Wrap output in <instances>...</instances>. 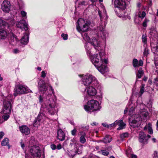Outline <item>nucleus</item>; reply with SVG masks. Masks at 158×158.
<instances>
[{"label":"nucleus","instance_id":"f257e3e1","mask_svg":"<svg viewBox=\"0 0 158 158\" xmlns=\"http://www.w3.org/2000/svg\"><path fill=\"white\" fill-rule=\"evenodd\" d=\"M89 43L93 45L95 49L98 50L99 51L98 54H94L90 56L91 60L98 70L102 74H104L108 71L106 66V64L108 63V60L105 58V53L104 50L99 51L100 43L96 38H93L91 40H90Z\"/></svg>","mask_w":158,"mask_h":158},{"label":"nucleus","instance_id":"f03ea898","mask_svg":"<svg viewBox=\"0 0 158 158\" xmlns=\"http://www.w3.org/2000/svg\"><path fill=\"white\" fill-rule=\"evenodd\" d=\"M94 23L90 22L88 20H84L82 18L78 19L77 22L76 27L77 30L81 33L83 39L88 43L90 41V37L86 33H83L84 32L87 31L89 27H93L94 26Z\"/></svg>","mask_w":158,"mask_h":158},{"label":"nucleus","instance_id":"7ed1b4c3","mask_svg":"<svg viewBox=\"0 0 158 158\" xmlns=\"http://www.w3.org/2000/svg\"><path fill=\"white\" fill-rule=\"evenodd\" d=\"M12 103V98L9 96L6 98L3 101V108L1 113L4 114L2 118L5 120H7L10 117Z\"/></svg>","mask_w":158,"mask_h":158},{"label":"nucleus","instance_id":"20e7f679","mask_svg":"<svg viewBox=\"0 0 158 158\" xmlns=\"http://www.w3.org/2000/svg\"><path fill=\"white\" fill-rule=\"evenodd\" d=\"M82 84L86 87L89 85H94L97 88H98L100 86L96 78L91 75H87L83 76Z\"/></svg>","mask_w":158,"mask_h":158},{"label":"nucleus","instance_id":"39448f33","mask_svg":"<svg viewBox=\"0 0 158 158\" xmlns=\"http://www.w3.org/2000/svg\"><path fill=\"white\" fill-rule=\"evenodd\" d=\"M51 95H48L47 97L48 99L45 104L46 108L48 113L52 115H53L57 112V108L56 106V103L52 99Z\"/></svg>","mask_w":158,"mask_h":158},{"label":"nucleus","instance_id":"423d86ee","mask_svg":"<svg viewBox=\"0 0 158 158\" xmlns=\"http://www.w3.org/2000/svg\"><path fill=\"white\" fill-rule=\"evenodd\" d=\"M114 11L119 17H123V11L126 7V3L123 0H114Z\"/></svg>","mask_w":158,"mask_h":158},{"label":"nucleus","instance_id":"0eeeda50","mask_svg":"<svg viewBox=\"0 0 158 158\" xmlns=\"http://www.w3.org/2000/svg\"><path fill=\"white\" fill-rule=\"evenodd\" d=\"M84 108L87 112H91L100 110L101 106L99 102L94 100H92L88 102L87 104L84 106Z\"/></svg>","mask_w":158,"mask_h":158},{"label":"nucleus","instance_id":"6e6552de","mask_svg":"<svg viewBox=\"0 0 158 158\" xmlns=\"http://www.w3.org/2000/svg\"><path fill=\"white\" fill-rule=\"evenodd\" d=\"M31 91L27 86L19 85L14 89L13 95L16 96L18 94L27 93Z\"/></svg>","mask_w":158,"mask_h":158},{"label":"nucleus","instance_id":"1a4fd4ad","mask_svg":"<svg viewBox=\"0 0 158 158\" xmlns=\"http://www.w3.org/2000/svg\"><path fill=\"white\" fill-rule=\"evenodd\" d=\"M130 125L133 128L139 127L141 123V120L139 116L137 115H132L129 119Z\"/></svg>","mask_w":158,"mask_h":158},{"label":"nucleus","instance_id":"9d476101","mask_svg":"<svg viewBox=\"0 0 158 158\" xmlns=\"http://www.w3.org/2000/svg\"><path fill=\"white\" fill-rule=\"evenodd\" d=\"M146 16V13L144 11L139 10L135 14L134 17V22L135 24H139Z\"/></svg>","mask_w":158,"mask_h":158},{"label":"nucleus","instance_id":"9b49d317","mask_svg":"<svg viewBox=\"0 0 158 158\" xmlns=\"http://www.w3.org/2000/svg\"><path fill=\"white\" fill-rule=\"evenodd\" d=\"M15 23V21L13 19H11L7 20L5 21L2 19L0 18V27L2 28H8L10 26H12Z\"/></svg>","mask_w":158,"mask_h":158},{"label":"nucleus","instance_id":"f8f14e48","mask_svg":"<svg viewBox=\"0 0 158 158\" xmlns=\"http://www.w3.org/2000/svg\"><path fill=\"white\" fill-rule=\"evenodd\" d=\"M30 152L34 158H40L41 156L40 150L38 147L32 146L30 149Z\"/></svg>","mask_w":158,"mask_h":158},{"label":"nucleus","instance_id":"ddd939ff","mask_svg":"<svg viewBox=\"0 0 158 158\" xmlns=\"http://www.w3.org/2000/svg\"><path fill=\"white\" fill-rule=\"evenodd\" d=\"M151 137L149 135H146L144 132L141 131L139 134V141L144 144H147L148 140Z\"/></svg>","mask_w":158,"mask_h":158},{"label":"nucleus","instance_id":"4468645a","mask_svg":"<svg viewBox=\"0 0 158 158\" xmlns=\"http://www.w3.org/2000/svg\"><path fill=\"white\" fill-rule=\"evenodd\" d=\"M104 27H101L100 26L99 27H98L97 29H96V31L97 32V35L99 36V34L101 35V37L103 41H104L106 38V37L107 35V33L105 30L104 31Z\"/></svg>","mask_w":158,"mask_h":158},{"label":"nucleus","instance_id":"2eb2a0df","mask_svg":"<svg viewBox=\"0 0 158 158\" xmlns=\"http://www.w3.org/2000/svg\"><path fill=\"white\" fill-rule=\"evenodd\" d=\"M94 85H91L86 87L85 91L86 90L87 95L89 96H94L97 94V90Z\"/></svg>","mask_w":158,"mask_h":158},{"label":"nucleus","instance_id":"dca6fc26","mask_svg":"<svg viewBox=\"0 0 158 158\" xmlns=\"http://www.w3.org/2000/svg\"><path fill=\"white\" fill-rule=\"evenodd\" d=\"M10 2L7 0L3 1L2 4V10L5 12L9 13L10 10Z\"/></svg>","mask_w":158,"mask_h":158},{"label":"nucleus","instance_id":"f3484780","mask_svg":"<svg viewBox=\"0 0 158 158\" xmlns=\"http://www.w3.org/2000/svg\"><path fill=\"white\" fill-rule=\"evenodd\" d=\"M38 89L40 91L44 92L47 89V87L44 81L43 80H40L38 83Z\"/></svg>","mask_w":158,"mask_h":158},{"label":"nucleus","instance_id":"a211bd4d","mask_svg":"<svg viewBox=\"0 0 158 158\" xmlns=\"http://www.w3.org/2000/svg\"><path fill=\"white\" fill-rule=\"evenodd\" d=\"M23 21L22 20L17 22L16 26L22 29H24L25 31H28L29 29L28 24L26 22L24 23Z\"/></svg>","mask_w":158,"mask_h":158},{"label":"nucleus","instance_id":"6ab92c4d","mask_svg":"<svg viewBox=\"0 0 158 158\" xmlns=\"http://www.w3.org/2000/svg\"><path fill=\"white\" fill-rule=\"evenodd\" d=\"M29 31L24 34L23 36L22 37L20 40L21 43L22 44L26 45L28 43L29 41Z\"/></svg>","mask_w":158,"mask_h":158},{"label":"nucleus","instance_id":"aec40b11","mask_svg":"<svg viewBox=\"0 0 158 158\" xmlns=\"http://www.w3.org/2000/svg\"><path fill=\"white\" fill-rule=\"evenodd\" d=\"M79 135L80 136L79 138V141L82 144L85 143L86 141L85 137H86V133L83 131H80Z\"/></svg>","mask_w":158,"mask_h":158},{"label":"nucleus","instance_id":"412c9836","mask_svg":"<svg viewBox=\"0 0 158 158\" xmlns=\"http://www.w3.org/2000/svg\"><path fill=\"white\" fill-rule=\"evenodd\" d=\"M112 149V147L109 146L105 148V149L102 148L98 152L99 153L101 152L102 155L107 156L109 154V152H110Z\"/></svg>","mask_w":158,"mask_h":158},{"label":"nucleus","instance_id":"4be33fe9","mask_svg":"<svg viewBox=\"0 0 158 158\" xmlns=\"http://www.w3.org/2000/svg\"><path fill=\"white\" fill-rule=\"evenodd\" d=\"M19 129L23 134H24L26 135H27L30 133V129L26 126L23 125L21 127H19Z\"/></svg>","mask_w":158,"mask_h":158},{"label":"nucleus","instance_id":"5701e85b","mask_svg":"<svg viewBox=\"0 0 158 158\" xmlns=\"http://www.w3.org/2000/svg\"><path fill=\"white\" fill-rule=\"evenodd\" d=\"M57 137L58 139L60 141H63L65 139V134L60 129L58 130Z\"/></svg>","mask_w":158,"mask_h":158},{"label":"nucleus","instance_id":"b1692460","mask_svg":"<svg viewBox=\"0 0 158 158\" xmlns=\"http://www.w3.org/2000/svg\"><path fill=\"white\" fill-rule=\"evenodd\" d=\"M143 62L142 60H140L139 61L136 59L134 58L133 59L132 61V64L134 67H138L139 66H142L143 65Z\"/></svg>","mask_w":158,"mask_h":158},{"label":"nucleus","instance_id":"393cba45","mask_svg":"<svg viewBox=\"0 0 158 158\" xmlns=\"http://www.w3.org/2000/svg\"><path fill=\"white\" fill-rule=\"evenodd\" d=\"M98 14L100 16V20L102 22L103 20V19L104 18L105 20V27L106 23V19H107V15L106 13V11L105 9L104 10V11L103 13V17L102 15L101 12L100 10L98 11Z\"/></svg>","mask_w":158,"mask_h":158},{"label":"nucleus","instance_id":"a878e982","mask_svg":"<svg viewBox=\"0 0 158 158\" xmlns=\"http://www.w3.org/2000/svg\"><path fill=\"white\" fill-rule=\"evenodd\" d=\"M83 145L81 144L78 145L77 146L74 148L76 155L77 154L80 155L82 153V151Z\"/></svg>","mask_w":158,"mask_h":158},{"label":"nucleus","instance_id":"bb28decb","mask_svg":"<svg viewBox=\"0 0 158 158\" xmlns=\"http://www.w3.org/2000/svg\"><path fill=\"white\" fill-rule=\"evenodd\" d=\"M10 43L12 45H14L18 41V39L17 37L13 33H10Z\"/></svg>","mask_w":158,"mask_h":158},{"label":"nucleus","instance_id":"cd10ccee","mask_svg":"<svg viewBox=\"0 0 158 158\" xmlns=\"http://www.w3.org/2000/svg\"><path fill=\"white\" fill-rule=\"evenodd\" d=\"M117 121H118L117 122V125H118L119 126L117 129L118 130L123 129L125 128L126 124L123 122L122 120H117Z\"/></svg>","mask_w":158,"mask_h":158},{"label":"nucleus","instance_id":"c85d7f7f","mask_svg":"<svg viewBox=\"0 0 158 158\" xmlns=\"http://www.w3.org/2000/svg\"><path fill=\"white\" fill-rule=\"evenodd\" d=\"M7 35L6 31L2 29H0V39H4Z\"/></svg>","mask_w":158,"mask_h":158},{"label":"nucleus","instance_id":"c756f323","mask_svg":"<svg viewBox=\"0 0 158 158\" xmlns=\"http://www.w3.org/2000/svg\"><path fill=\"white\" fill-rule=\"evenodd\" d=\"M91 44L89 43H87L86 44L85 46V48L86 50V52L88 55L91 54L90 50L91 49Z\"/></svg>","mask_w":158,"mask_h":158},{"label":"nucleus","instance_id":"7c9ffc66","mask_svg":"<svg viewBox=\"0 0 158 158\" xmlns=\"http://www.w3.org/2000/svg\"><path fill=\"white\" fill-rule=\"evenodd\" d=\"M112 141L111 137L109 135H106L102 139V142L105 143H110Z\"/></svg>","mask_w":158,"mask_h":158},{"label":"nucleus","instance_id":"2f4dec72","mask_svg":"<svg viewBox=\"0 0 158 158\" xmlns=\"http://www.w3.org/2000/svg\"><path fill=\"white\" fill-rule=\"evenodd\" d=\"M144 48L143 55L145 56H147L149 54V49L148 45H143Z\"/></svg>","mask_w":158,"mask_h":158},{"label":"nucleus","instance_id":"473e14b6","mask_svg":"<svg viewBox=\"0 0 158 158\" xmlns=\"http://www.w3.org/2000/svg\"><path fill=\"white\" fill-rule=\"evenodd\" d=\"M68 155L71 158L74 157L76 155L74 149L70 150V151H69Z\"/></svg>","mask_w":158,"mask_h":158},{"label":"nucleus","instance_id":"72a5a7b5","mask_svg":"<svg viewBox=\"0 0 158 158\" xmlns=\"http://www.w3.org/2000/svg\"><path fill=\"white\" fill-rule=\"evenodd\" d=\"M128 136V133L127 132H125L120 135V138L121 140H123L124 139L127 138Z\"/></svg>","mask_w":158,"mask_h":158},{"label":"nucleus","instance_id":"f704fd0d","mask_svg":"<svg viewBox=\"0 0 158 158\" xmlns=\"http://www.w3.org/2000/svg\"><path fill=\"white\" fill-rule=\"evenodd\" d=\"M9 140L7 138H5L2 141L1 145L2 146H5L8 144L9 143Z\"/></svg>","mask_w":158,"mask_h":158},{"label":"nucleus","instance_id":"c9c22d12","mask_svg":"<svg viewBox=\"0 0 158 158\" xmlns=\"http://www.w3.org/2000/svg\"><path fill=\"white\" fill-rule=\"evenodd\" d=\"M143 74V71L141 68L139 69L137 74V77L139 78H140Z\"/></svg>","mask_w":158,"mask_h":158},{"label":"nucleus","instance_id":"e433bc0d","mask_svg":"<svg viewBox=\"0 0 158 158\" xmlns=\"http://www.w3.org/2000/svg\"><path fill=\"white\" fill-rule=\"evenodd\" d=\"M149 22L150 20L148 18H145L142 23V26L144 27H147L148 26L147 23Z\"/></svg>","mask_w":158,"mask_h":158},{"label":"nucleus","instance_id":"4c0bfd02","mask_svg":"<svg viewBox=\"0 0 158 158\" xmlns=\"http://www.w3.org/2000/svg\"><path fill=\"white\" fill-rule=\"evenodd\" d=\"M89 129V127L88 126H81L79 127V130L80 131H83L84 132H85V131H88Z\"/></svg>","mask_w":158,"mask_h":158},{"label":"nucleus","instance_id":"58836bf2","mask_svg":"<svg viewBox=\"0 0 158 158\" xmlns=\"http://www.w3.org/2000/svg\"><path fill=\"white\" fill-rule=\"evenodd\" d=\"M44 117V114L43 113H40L39 114L37 118H36L41 122L42 119Z\"/></svg>","mask_w":158,"mask_h":158},{"label":"nucleus","instance_id":"ea45409f","mask_svg":"<svg viewBox=\"0 0 158 158\" xmlns=\"http://www.w3.org/2000/svg\"><path fill=\"white\" fill-rule=\"evenodd\" d=\"M142 42L143 43V45H147V36L144 35H142Z\"/></svg>","mask_w":158,"mask_h":158},{"label":"nucleus","instance_id":"a19ab883","mask_svg":"<svg viewBox=\"0 0 158 158\" xmlns=\"http://www.w3.org/2000/svg\"><path fill=\"white\" fill-rule=\"evenodd\" d=\"M40 121L38 120L35 118L33 123V126L35 127H38L40 125Z\"/></svg>","mask_w":158,"mask_h":158},{"label":"nucleus","instance_id":"79ce46f5","mask_svg":"<svg viewBox=\"0 0 158 158\" xmlns=\"http://www.w3.org/2000/svg\"><path fill=\"white\" fill-rule=\"evenodd\" d=\"M152 124L150 123H148V132L151 134H152L153 133V130L152 127Z\"/></svg>","mask_w":158,"mask_h":158},{"label":"nucleus","instance_id":"37998d69","mask_svg":"<svg viewBox=\"0 0 158 158\" xmlns=\"http://www.w3.org/2000/svg\"><path fill=\"white\" fill-rule=\"evenodd\" d=\"M144 86L145 85L144 84H143L142 85L141 88L140 89V92L139 93V94L140 96H141L144 92Z\"/></svg>","mask_w":158,"mask_h":158},{"label":"nucleus","instance_id":"c03bdc74","mask_svg":"<svg viewBox=\"0 0 158 158\" xmlns=\"http://www.w3.org/2000/svg\"><path fill=\"white\" fill-rule=\"evenodd\" d=\"M78 4L81 6H85L88 4V2L82 0L79 2Z\"/></svg>","mask_w":158,"mask_h":158},{"label":"nucleus","instance_id":"a18cd8bd","mask_svg":"<svg viewBox=\"0 0 158 158\" xmlns=\"http://www.w3.org/2000/svg\"><path fill=\"white\" fill-rule=\"evenodd\" d=\"M61 36L64 40H66L68 38V35L67 34L62 33L61 35Z\"/></svg>","mask_w":158,"mask_h":158},{"label":"nucleus","instance_id":"49530a36","mask_svg":"<svg viewBox=\"0 0 158 158\" xmlns=\"http://www.w3.org/2000/svg\"><path fill=\"white\" fill-rule=\"evenodd\" d=\"M77 130L75 128H74L73 130L71 131V133L72 135L75 136L77 133Z\"/></svg>","mask_w":158,"mask_h":158},{"label":"nucleus","instance_id":"de8ad7c7","mask_svg":"<svg viewBox=\"0 0 158 158\" xmlns=\"http://www.w3.org/2000/svg\"><path fill=\"white\" fill-rule=\"evenodd\" d=\"M118 121L116 120L114 123L109 125V128L115 127L117 125V123Z\"/></svg>","mask_w":158,"mask_h":158},{"label":"nucleus","instance_id":"09e8293b","mask_svg":"<svg viewBox=\"0 0 158 158\" xmlns=\"http://www.w3.org/2000/svg\"><path fill=\"white\" fill-rule=\"evenodd\" d=\"M21 14L23 17L27 18V13L23 10H22L21 11Z\"/></svg>","mask_w":158,"mask_h":158},{"label":"nucleus","instance_id":"8fccbe9b","mask_svg":"<svg viewBox=\"0 0 158 158\" xmlns=\"http://www.w3.org/2000/svg\"><path fill=\"white\" fill-rule=\"evenodd\" d=\"M134 109V107H133L132 106L131 107L129 110V114L130 115H131L133 114Z\"/></svg>","mask_w":158,"mask_h":158},{"label":"nucleus","instance_id":"3c124183","mask_svg":"<svg viewBox=\"0 0 158 158\" xmlns=\"http://www.w3.org/2000/svg\"><path fill=\"white\" fill-rule=\"evenodd\" d=\"M154 83L155 85L157 86H158V77H157L154 79Z\"/></svg>","mask_w":158,"mask_h":158},{"label":"nucleus","instance_id":"603ef678","mask_svg":"<svg viewBox=\"0 0 158 158\" xmlns=\"http://www.w3.org/2000/svg\"><path fill=\"white\" fill-rule=\"evenodd\" d=\"M153 158H158V152L156 151H154L152 154Z\"/></svg>","mask_w":158,"mask_h":158},{"label":"nucleus","instance_id":"864d4df0","mask_svg":"<svg viewBox=\"0 0 158 158\" xmlns=\"http://www.w3.org/2000/svg\"><path fill=\"white\" fill-rule=\"evenodd\" d=\"M46 76V73L44 71H42L41 73V77L43 78H44Z\"/></svg>","mask_w":158,"mask_h":158},{"label":"nucleus","instance_id":"5fc2aeb1","mask_svg":"<svg viewBox=\"0 0 158 158\" xmlns=\"http://www.w3.org/2000/svg\"><path fill=\"white\" fill-rule=\"evenodd\" d=\"M56 145L54 144H52L51 145V148L53 150L56 149Z\"/></svg>","mask_w":158,"mask_h":158},{"label":"nucleus","instance_id":"6e6d98bb","mask_svg":"<svg viewBox=\"0 0 158 158\" xmlns=\"http://www.w3.org/2000/svg\"><path fill=\"white\" fill-rule=\"evenodd\" d=\"M13 52L14 53L16 54V53H19V52L20 51L18 49H14Z\"/></svg>","mask_w":158,"mask_h":158},{"label":"nucleus","instance_id":"4d7b16f0","mask_svg":"<svg viewBox=\"0 0 158 158\" xmlns=\"http://www.w3.org/2000/svg\"><path fill=\"white\" fill-rule=\"evenodd\" d=\"M56 147V148H57L58 150L62 148L61 145L60 144L57 145Z\"/></svg>","mask_w":158,"mask_h":158},{"label":"nucleus","instance_id":"13d9d810","mask_svg":"<svg viewBox=\"0 0 158 158\" xmlns=\"http://www.w3.org/2000/svg\"><path fill=\"white\" fill-rule=\"evenodd\" d=\"M4 133L3 132L1 131L0 132V139L2 138V137L4 135Z\"/></svg>","mask_w":158,"mask_h":158},{"label":"nucleus","instance_id":"bf43d9fd","mask_svg":"<svg viewBox=\"0 0 158 158\" xmlns=\"http://www.w3.org/2000/svg\"><path fill=\"white\" fill-rule=\"evenodd\" d=\"M154 62L155 65L158 66V58L155 60Z\"/></svg>","mask_w":158,"mask_h":158},{"label":"nucleus","instance_id":"052dcab7","mask_svg":"<svg viewBox=\"0 0 158 158\" xmlns=\"http://www.w3.org/2000/svg\"><path fill=\"white\" fill-rule=\"evenodd\" d=\"M131 158H137V156L134 154H131Z\"/></svg>","mask_w":158,"mask_h":158},{"label":"nucleus","instance_id":"680f3d73","mask_svg":"<svg viewBox=\"0 0 158 158\" xmlns=\"http://www.w3.org/2000/svg\"><path fill=\"white\" fill-rule=\"evenodd\" d=\"M20 143L21 147L23 149L25 147V145L24 143H23L22 140H21V142H20Z\"/></svg>","mask_w":158,"mask_h":158},{"label":"nucleus","instance_id":"e2e57ef3","mask_svg":"<svg viewBox=\"0 0 158 158\" xmlns=\"http://www.w3.org/2000/svg\"><path fill=\"white\" fill-rule=\"evenodd\" d=\"M143 114L144 116L145 117H147L148 115V113L147 112L143 113Z\"/></svg>","mask_w":158,"mask_h":158},{"label":"nucleus","instance_id":"0e129e2a","mask_svg":"<svg viewBox=\"0 0 158 158\" xmlns=\"http://www.w3.org/2000/svg\"><path fill=\"white\" fill-rule=\"evenodd\" d=\"M91 125L93 126V125H97L98 124V123L96 122H93V123H91Z\"/></svg>","mask_w":158,"mask_h":158},{"label":"nucleus","instance_id":"69168bd1","mask_svg":"<svg viewBox=\"0 0 158 158\" xmlns=\"http://www.w3.org/2000/svg\"><path fill=\"white\" fill-rule=\"evenodd\" d=\"M102 125L105 127H107V128H109V125L107 124H105L103 123H102Z\"/></svg>","mask_w":158,"mask_h":158},{"label":"nucleus","instance_id":"338daca9","mask_svg":"<svg viewBox=\"0 0 158 158\" xmlns=\"http://www.w3.org/2000/svg\"><path fill=\"white\" fill-rule=\"evenodd\" d=\"M147 129H148V124L143 128V129L144 130H146Z\"/></svg>","mask_w":158,"mask_h":158},{"label":"nucleus","instance_id":"774afa93","mask_svg":"<svg viewBox=\"0 0 158 158\" xmlns=\"http://www.w3.org/2000/svg\"><path fill=\"white\" fill-rule=\"evenodd\" d=\"M25 158H31L27 154L25 155Z\"/></svg>","mask_w":158,"mask_h":158}]
</instances>
